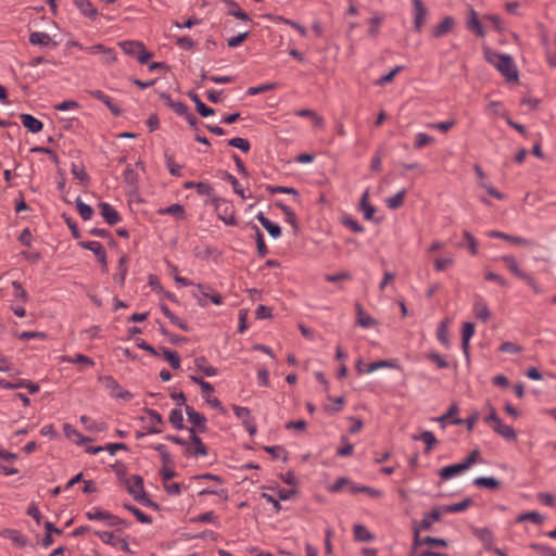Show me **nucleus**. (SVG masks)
Here are the masks:
<instances>
[{"label":"nucleus","mask_w":556,"mask_h":556,"mask_svg":"<svg viewBox=\"0 0 556 556\" xmlns=\"http://www.w3.org/2000/svg\"><path fill=\"white\" fill-rule=\"evenodd\" d=\"M191 443L194 445L192 446L190 443L187 445V453L194 457L200 456H206L208 454L207 447L204 445L200 437H194L193 441Z\"/></svg>","instance_id":"4be33fe9"},{"label":"nucleus","mask_w":556,"mask_h":556,"mask_svg":"<svg viewBox=\"0 0 556 556\" xmlns=\"http://www.w3.org/2000/svg\"><path fill=\"white\" fill-rule=\"evenodd\" d=\"M224 2L229 7V14L241 20V21H250V16L243 10L240 9L239 4L235 0H224Z\"/></svg>","instance_id":"79ce46f5"},{"label":"nucleus","mask_w":556,"mask_h":556,"mask_svg":"<svg viewBox=\"0 0 556 556\" xmlns=\"http://www.w3.org/2000/svg\"><path fill=\"white\" fill-rule=\"evenodd\" d=\"M21 122L28 131L37 134L41 131L43 124L41 121L30 114H21Z\"/></svg>","instance_id":"aec40b11"},{"label":"nucleus","mask_w":556,"mask_h":556,"mask_svg":"<svg viewBox=\"0 0 556 556\" xmlns=\"http://www.w3.org/2000/svg\"><path fill=\"white\" fill-rule=\"evenodd\" d=\"M124 181L130 186L131 188L136 189L138 186V174L135 172L134 168L130 166H127L124 172Z\"/></svg>","instance_id":"13d9d810"},{"label":"nucleus","mask_w":556,"mask_h":556,"mask_svg":"<svg viewBox=\"0 0 556 556\" xmlns=\"http://www.w3.org/2000/svg\"><path fill=\"white\" fill-rule=\"evenodd\" d=\"M354 539L358 542H371L375 536L370 531L363 525H355L353 528Z\"/></svg>","instance_id":"7c9ffc66"},{"label":"nucleus","mask_w":556,"mask_h":556,"mask_svg":"<svg viewBox=\"0 0 556 556\" xmlns=\"http://www.w3.org/2000/svg\"><path fill=\"white\" fill-rule=\"evenodd\" d=\"M99 381L110 390L111 396L124 401L132 399V394L128 390L123 389L112 376H101L99 377Z\"/></svg>","instance_id":"7ed1b4c3"},{"label":"nucleus","mask_w":556,"mask_h":556,"mask_svg":"<svg viewBox=\"0 0 556 556\" xmlns=\"http://www.w3.org/2000/svg\"><path fill=\"white\" fill-rule=\"evenodd\" d=\"M197 287L200 295L195 293L193 295L198 299V304L200 306H205L206 300H210L215 305H220L223 303V296L218 292H216L212 287L201 283H199Z\"/></svg>","instance_id":"39448f33"},{"label":"nucleus","mask_w":556,"mask_h":556,"mask_svg":"<svg viewBox=\"0 0 556 556\" xmlns=\"http://www.w3.org/2000/svg\"><path fill=\"white\" fill-rule=\"evenodd\" d=\"M473 485L478 488H486L490 490L498 489L501 481L493 477H478L472 481Z\"/></svg>","instance_id":"f704fd0d"},{"label":"nucleus","mask_w":556,"mask_h":556,"mask_svg":"<svg viewBox=\"0 0 556 556\" xmlns=\"http://www.w3.org/2000/svg\"><path fill=\"white\" fill-rule=\"evenodd\" d=\"M235 415L242 420L243 426L250 435H254L256 433V425L251 417V412L248 407L233 405L232 406Z\"/></svg>","instance_id":"0eeeda50"},{"label":"nucleus","mask_w":556,"mask_h":556,"mask_svg":"<svg viewBox=\"0 0 556 556\" xmlns=\"http://www.w3.org/2000/svg\"><path fill=\"white\" fill-rule=\"evenodd\" d=\"M472 311H473L475 316L483 323L488 321L491 316V313H490V309H489V306H488L485 300L480 295L475 296Z\"/></svg>","instance_id":"f8f14e48"},{"label":"nucleus","mask_w":556,"mask_h":556,"mask_svg":"<svg viewBox=\"0 0 556 556\" xmlns=\"http://www.w3.org/2000/svg\"><path fill=\"white\" fill-rule=\"evenodd\" d=\"M162 214L176 216L178 219L185 218V207L181 204H172L161 211Z\"/></svg>","instance_id":"680f3d73"},{"label":"nucleus","mask_w":556,"mask_h":556,"mask_svg":"<svg viewBox=\"0 0 556 556\" xmlns=\"http://www.w3.org/2000/svg\"><path fill=\"white\" fill-rule=\"evenodd\" d=\"M197 192L200 195L212 197L211 204L214 205L216 210H219V202L222 200L219 198H217V197H213L214 189H213V187L208 182L199 181L197 184Z\"/></svg>","instance_id":"393cba45"},{"label":"nucleus","mask_w":556,"mask_h":556,"mask_svg":"<svg viewBox=\"0 0 556 556\" xmlns=\"http://www.w3.org/2000/svg\"><path fill=\"white\" fill-rule=\"evenodd\" d=\"M401 71H403V66L399 65V66H395L393 70H391L387 75L384 76H381L379 79H377L375 81V85L376 86H384L387 84H390L393 81L394 79V76L400 73Z\"/></svg>","instance_id":"bf43d9fd"},{"label":"nucleus","mask_w":556,"mask_h":556,"mask_svg":"<svg viewBox=\"0 0 556 556\" xmlns=\"http://www.w3.org/2000/svg\"><path fill=\"white\" fill-rule=\"evenodd\" d=\"M422 545L426 544L422 542V539L420 538L419 529L417 527H414V539L408 556H416V554L420 553L422 551L420 549Z\"/></svg>","instance_id":"5fc2aeb1"},{"label":"nucleus","mask_w":556,"mask_h":556,"mask_svg":"<svg viewBox=\"0 0 556 556\" xmlns=\"http://www.w3.org/2000/svg\"><path fill=\"white\" fill-rule=\"evenodd\" d=\"M162 353L173 369H178L180 367V357L176 351L162 348Z\"/></svg>","instance_id":"c03bdc74"},{"label":"nucleus","mask_w":556,"mask_h":556,"mask_svg":"<svg viewBox=\"0 0 556 556\" xmlns=\"http://www.w3.org/2000/svg\"><path fill=\"white\" fill-rule=\"evenodd\" d=\"M75 202L80 217L84 220L91 219V217L93 216V208L90 205L84 203L80 198H77Z\"/></svg>","instance_id":"a18cd8bd"},{"label":"nucleus","mask_w":556,"mask_h":556,"mask_svg":"<svg viewBox=\"0 0 556 556\" xmlns=\"http://www.w3.org/2000/svg\"><path fill=\"white\" fill-rule=\"evenodd\" d=\"M127 257L124 255L118 261V274L115 276V280L123 286L127 275Z\"/></svg>","instance_id":"0e129e2a"},{"label":"nucleus","mask_w":556,"mask_h":556,"mask_svg":"<svg viewBox=\"0 0 556 556\" xmlns=\"http://www.w3.org/2000/svg\"><path fill=\"white\" fill-rule=\"evenodd\" d=\"M194 364L197 369L201 370L207 377H213L218 374L217 368H215L212 365H208L204 356L197 357L194 359Z\"/></svg>","instance_id":"72a5a7b5"},{"label":"nucleus","mask_w":556,"mask_h":556,"mask_svg":"<svg viewBox=\"0 0 556 556\" xmlns=\"http://www.w3.org/2000/svg\"><path fill=\"white\" fill-rule=\"evenodd\" d=\"M477 538L481 540L484 545V548L488 551H493V533L489 528H482L475 531Z\"/></svg>","instance_id":"473e14b6"},{"label":"nucleus","mask_w":556,"mask_h":556,"mask_svg":"<svg viewBox=\"0 0 556 556\" xmlns=\"http://www.w3.org/2000/svg\"><path fill=\"white\" fill-rule=\"evenodd\" d=\"M467 25H468V28L470 30H472L477 36H479V37L484 36L483 27L478 18L477 13L473 10H471V12H470V18L468 20Z\"/></svg>","instance_id":"37998d69"},{"label":"nucleus","mask_w":556,"mask_h":556,"mask_svg":"<svg viewBox=\"0 0 556 556\" xmlns=\"http://www.w3.org/2000/svg\"><path fill=\"white\" fill-rule=\"evenodd\" d=\"M455 18L452 16H445L439 24L431 28V36L434 38H441L446 34L451 33L455 27Z\"/></svg>","instance_id":"9b49d317"},{"label":"nucleus","mask_w":556,"mask_h":556,"mask_svg":"<svg viewBox=\"0 0 556 556\" xmlns=\"http://www.w3.org/2000/svg\"><path fill=\"white\" fill-rule=\"evenodd\" d=\"M465 469L463 468L462 464H454L450 466H445L440 469L439 476L442 480H450L451 478L455 477L458 473L464 472Z\"/></svg>","instance_id":"2f4dec72"},{"label":"nucleus","mask_w":556,"mask_h":556,"mask_svg":"<svg viewBox=\"0 0 556 556\" xmlns=\"http://www.w3.org/2000/svg\"><path fill=\"white\" fill-rule=\"evenodd\" d=\"M381 368H399V365L396 361H390V359H381L374 363H370L366 366V374H370L375 370L381 369Z\"/></svg>","instance_id":"58836bf2"},{"label":"nucleus","mask_w":556,"mask_h":556,"mask_svg":"<svg viewBox=\"0 0 556 556\" xmlns=\"http://www.w3.org/2000/svg\"><path fill=\"white\" fill-rule=\"evenodd\" d=\"M342 224L350 228L352 231L361 233L364 232V227L357 223L352 216H344L342 218Z\"/></svg>","instance_id":"69168bd1"},{"label":"nucleus","mask_w":556,"mask_h":556,"mask_svg":"<svg viewBox=\"0 0 556 556\" xmlns=\"http://www.w3.org/2000/svg\"><path fill=\"white\" fill-rule=\"evenodd\" d=\"M475 334V324L465 323L462 329V350L467 358H469V342Z\"/></svg>","instance_id":"f3484780"},{"label":"nucleus","mask_w":556,"mask_h":556,"mask_svg":"<svg viewBox=\"0 0 556 556\" xmlns=\"http://www.w3.org/2000/svg\"><path fill=\"white\" fill-rule=\"evenodd\" d=\"M496 70L508 80L515 81L518 79V71L514 64V60L510 55L506 54L498 65Z\"/></svg>","instance_id":"423d86ee"},{"label":"nucleus","mask_w":556,"mask_h":556,"mask_svg":"<svg viewBox=\"0 0 556 556\" xmlns=\"http://www.w3.org/2000/svg\"><path fill=\"white\" fill-rule=\"evenodd\" d=\"M228 146L240 149L244 153L249 152L251 149L250 141L241 137H235L228 140Z\"/></svg>","instance_id":"864d4df0"},{"label":"nucleus","mask_w":556,"mask_h":556,"mask_svg":"<svg viewBox=\"0 0 556 556\" xmlns=\"http://www.w3.org/2000/svg\"><path fill=\"white\" fill-rule=\"evenodd\" d=\"M479 418L478 413L472 414L470 417L463 419L459 417L453 418L450 422L452 425H463L465 424L468 430H472L477 420Z\"/></svg>","instance_id":"052dcab7"},{"label":"nucleus","mask_w":556,"mask_h":556,"mask_svg":"<svg viewBox=\"0 0 556 556\" xmlns=\"http://www.w3.org/2000/svg\"><path fill=\"white\" fill-rule=\"evenodd\" d=\"M502 261L505 263V265L507 266V268L518 278H522L525 277V275L527 273L522 271L519 266H518V263L515 258V256L513 255H503L502 256Z\"/></svg>","instance_id":"ea45409f"},{"label":"nucleus","mask_w":556,"mask_h":556,"mask_svg":"<svg viewBox=\"0 0 556 556\" xmlns=\"http://www.w3.org/2000/svg\"><path fill=\"white\" fill-rule=\"evenodd\" d=\"M124 507L130 511L141 523L150 525L152 523V518L141 511L139 508L131 504H124Z\"/></svg>","instance_id":"49530a36"},{"label":"nucleus","mask_w":556,"mask_h":556,"mask_svg":"<svg viewBox=\"0 0 556 556\" xmlns=\"http://www.w3.org/2000/svg\"><path fill=\"white\" fill-rule=\"evenodd\" d=\"M369 192L366 190L361 198V210L364 214V218L367 220L372 219L376 208L368 202Z\"/></svg>","instance_id":"c9c22d12"},{"label":"nucleus","mask_w":556,"mask_h":556,"mask_svg":"<svg viewBox=\"0 0 556 556\" xmlns=\"http://www.w3.org/2000/svg\"><path fill=\"white\" fill-rule=\"evenodd\" d=\"M29 42L34 46L40 47H58V42L54 41L49 34L43 31H34L29 35Z\"/></svg>","instance_id":"2eb2a0df"},{"label":"nucleus","mask_w":556,"mask_h":556,"mask_svg":"<svg viewBox=\"0 0 556 556\" xmlns=\"http://www.w3.org/2000/svg\"><path fill=\"white\" fill-rule=\"evenodd\" d=\"M79 245L83 249L91 251L101 263L102 267L104 269L106 268V252L99 241H83L79 242Z\"/></svg>","instance_id":"1a4fd4ad"},{"label":"nucleus","mask_w":556,"mask_h":556,"mask_svg":"<svg viewBox=\"0 0 556 556\" xmlns=\"http://www.w3.org/2000/svg\"><path fill=\"white\" fill-rule=\"evenodd\" d=\"M488 237L490 238H496V239H502V240H505V241H508V242H511L514 244H518V245H526V247H529L532 244V241L529 240V239H526V238H522V237H518V236H511V235H508V233H505V232H502V231H498V230H491L488 232Z\"/></svg>","instance_id":"4468645a"},{"label":"nucleus","mask_w":556,"mask_h":556,"mask_svg":"<svg viewBox=\"0 0 556 556\" xmlns=\"http://www.w3.org/2000/svg\"><path fill=\"white\" fill-rule=\"evenodd\" d=\"M131 481L127 482V491L137 501L141 494H144L143 479L142 477L135 475L131 477Z\"/></svg>","instance_id":"a211bd4d"},{"label":"nucleus","mask_w":556,"mask_h":556,"mask_svg":"<svg viewBox=\"0 0 556 556\" xmlns=\"http://www.w3.org/2000/svg\"><path fill=\"white\" fill-rule=\"evenodd\" d=\"M186 414L188 417V420L195 427L199 428V431L205 432L206 431V418L204 415L195 412L193 407L186 405Z\"/></svg>","instance_id":"dca6fc26"},{"label":"nucleus","mask_w":556,"mask_h":556,"mask_svg":"<svg viewBox=\"0 0 556 556\" xmlns=\"http://www.w3.org/2000/svg\"><path fill=\"white\" fill-rule=\"evenodd\" d=\"M73 2L86 17L94 20L98 16V10L93 7L90 0H73Z\"/></svg>","instance_id":"6ab92c4d"},{"label":"nucleus","mask_w":556,"mask_h":556,"mask_svg":"<svg viewBox=\"0 0 556 556\" xmlns=\"http://www.w3.org/2000/svg\"><path fill=\"white\" fill-rule=\"evenodd\" d=\"M414 7V27L416 31H421L426 18L428 16V10L421 0H412Z\"/></svg>","instance_id":"6e6552de"},{"label":"nucleus","mask_w":556,"mask_h":556,"mask_svg":"<svg viewBox=\"0 0 556 556\" xmlns=\"http://www.w3.org/2000/svg\"><path fill=\"white\" fill-rule=\"evenodd\" d=\"M71 172H72L74 178H76L85 184L89 182V175L86 173L83 165L73 163L71 166Z\"/></svg>","instance_id":"3c124183"},{"label":"nucleus","mask_w":556,"mask_h":556,"mask_svg":"<svg viewBox=\"0 0 556 556\" xmlns=\"http://www.w3.org/2000/svg\"><path fill=\"white\" fill-rule=\"evenodd\" d=\"M188 96L191 99V101L195 104L197 112L201 116L207 117V116H211V115H213L215 113V111L212 108L206 106L201 101V99L199 98V96L195 92L189 91Z\"/></svg>","instance_id":"cd10ccee"},{"label":"nucleus","mask_w":556,"mask_h":556,"mask_svg":"<svg viewBox=\"0 0 556 556\" xmlns=\"http://www.w3.org/2000/svg\"><path fill=\"white\" fill-rule=\"evenodd\" d=\"M437 338L445 348H450V334L446 321L440 323L437 329Z\"/></svg>","instance_id":"de8ad7c7"},{"label":"nucleus","mask_w":556,"mask_h":556,"mask_svg":"<svg viewBox=\"0 0 556 556\" xmlns=\"http://www.w3.org/2000/svg\"><path fill=\"white\" fill-rule=\"evenodd\" d=\"M531 521L535 525H542L545 521V517L538 511H527L520 514L516 518V522Z\"/></svg>","instance_id":"4c0bfd02"},{"label":"nucleus","mask_w":556,"mask_h":556,"mask_svg":"<svg viewBox=\"0 0 556 556\" xmlns=\"http://www.w3.org/2000/svg\"><path fill=\"white\" fill-rule=\"evenodd\" d=\"M89 94L99 101H101L105 106L111 111V113L115 116H119L122 114L121 108L104 92L101 90H91Z\"/></svg>","instance_id":"ddd939ff"},{"label":"nucleus","mask_w":556,"mask_h":556,"mask_svg":"<svg viewBox=\"0 0 556 556\" xmlns=\"http://www.w3.org/2000/svg\"><path fill=\"white\" fill-rule=\"evenodd\" d=\"M493 430L507 441H516L517 434L511 426L505 425L502 420L497 425H493Z\"/></svg>","instance_id":"a878e982"},{"label":"nucleus","mask_w":556,"mask_h":556,"mask_svg":"<svg viewBox=\"0 0 556 556\" xmlns=\"http://www.w3.org/2000/svg\"><path fill=\"white\" fill-rule=\"evenodd\" d=\"M426 357L430 362L434 363L438 368L443 369L448 367V363L444 359L442 355H440L437 352H430L426 355Z\"/></svg>","instance_id":"338daca9"},{"label":"nucleus","mask_w":556,"mask_h":556,"mask_svg":"<svg viewBox=\"0 0 556 556\" xmlns=\"http://www.w3.org/2000/svg\"><path fill=\"white\" fill-rule=\"evenodd\" d=\"M529 547L541 556H556V549L545 544L531 543Z\"/></svg>","instance_id":"603ef678"},{"label":"nucleus","mask_w":556,"mask_h":556,"mask_svg":"<svg viewBox=\"0 0 556 556\" xmlns=\"http://www.w3.org/2000/svg\"><path fill=\"white\" fill-rule=\"evenodd\" d=\"M218 174L223 180H226L230 184V187H232L235 193L240 195L242 199H245L244 190L233 175L229 174L226 170H219Z\"/></svg>","instance_id":"c85d7f7f"},{"label":"nucleus","mask_w":556,"mask_h":556,"mask_svg":"<svg viewBox=\"0 0 556 556\" xmlns=\"http://www.w3.org/2000/svg\"><path fill=\"white\" fill-rule=\"evenodd\" d=\"M256 218L274 239L280 237L281 228L279 225L270 222L262 212L256 215Z\"/></svg>","instance_id":"5701e85b"},{"label":"nucleus","mask_w":556,"mask_h":556,"mask_svg":"<svg viewBox=\"0 0 556 556\" xmlns=\"http://www.w3.org/2000/svg\"><path fill=\"white\" fill-rule=\"evenodd\" d=\"M253 229L255 230V240H256V245H257V252L262 257H264L268 253V249L264 241V236L256 225L253 226Z\"/></svg>","instance_id":"8fccbe9b"},{"label":"nucleus","mask_w":556,"mask_h":556,"mask_svg":"<svg viewBox=\"0 0 556 556\" xmlns=\"http://www.w3.org/2000/svg\"><path fill=\"white\" fill-rule=\"evenodd\" d=\"M472 505V500L467 497L459 503L441 506L443 513H460Z\"/></svg>","instance_id":"e433bc0d"},{"label":"nucleus","mask_w":556,"mask_h":556,"mask_svg":"<svg viewBox=\"0 0 556 556\" xmlns=\"http://www.w3.org/2000/svg\"><path fill=\"white\" fill-rule=\"evenodd\" d=\"M164 157H165V163H166V166L170 173V175L173 176H180L181 173V166L177 163L174 162V157L173 155H170L167 151L164 153Z\"/></svg>","instance_id":"4d7b16f0"},{"label":"nucleus","mask_w":556,"mask_h":556,"mask_svg":"<svg viewBox=\"0 0 556 556\" xmlns=\"http://www.w3.org/2000/svg\"><path fill=\"white\" fill-rule=\"evenodd\" d=\"M169 422L178 430L185 428L182 412L178 408L172 409L169 414Z\"/></svg>","instance_id":"6e6d98bb"},{"label":"nucleus","mask_w":556,"mask_h":556,"mask_svg":"<svg viewBox=\"0 0 556 556\" xmlns=\"http://www.w3.org/2000/svg\"><path fill=\"white\" fill-rule=\"evenodd\" d=\"M404 198H405V190H400L397 191L394 195L390 197L389 199H387V205L389 208L391 210H396L399 207H401L404 203Z\"/></svg>","instance_id":"09e8293b"},{"label":"nucleus","mask_w":556,"mask_h":556,"mask_svg":"<svg viewBox=\"0 0 556 556\" xmlns=\"http://www.w3.org/2000/svg\"><path fill=\"white\" fill-rule=\"evenodd\" d=\"M413 439L416 441H422L427 446V453H429L438 442L434 434L428 430L421 432L419 435H414Z\"/></svg>","instance_id":"a19ab883"},{"label":"nucleus","mask_w":556,"mask_h":556,"mask_svg":"<svg viewBox=\"0 0 556 556\" xmlns=\"http://www.w3.org/2000/svg\"><path fill=\"white\" fill-rule=\"evenodd\" d=\"M63 431H64V434L66 435V438H68L70 440H72L74 443H76L78 445H83L85 442L91 441L90 438L84 437L77 429H75L70 424L63 425Z\"/></svg>","instance_id":"b1692460"},{"label":"nucleus","mask_w":556,"mask_h":556,"mask_svg":"<svg viewBox=\"0 0 556 556\" xmlns=\"http://www.w3.org/2000/svg\"><path fill=\"white\" fill-rule=\"evenodd\" d=\"M85 516L87 517L88 520L103 521L109 527H129V522L100 507L91 508L90 510L85 513Z\"/></svg>","instance_id":"f257e3e1"},{"label":"nucleus","mask_w":556,"mask_h":556,"mask_svg":"<svg viewBox=\"0 0 556 556\" xmlns=\"http://www.w3.org/2000/svg\"><path fill=\"white\" fill-rule=\"evenodd\" d=\"M433 142V138L425 132H418L416 135V140H415V143H414V147L416 149H421L430 143Z\"/></svg>","instance_id":"774afa93"},{"label":"nucleus","mask_w":556,"mask_h":556,"mask_svg":"<svg viewBox=\"0 0 556 556\" xmlns=\"http://www.w3.org/2000/svg\"><path fill=\"white\" fill-rule=\"evenodd\" d=\"M442 513L443 511L440 506L433 508L430 513L425 514L420 521V528L424 530H429L432 523L441 520Z\"/></svg>","instance_id":"412c9836"},{"label":"nucleus","mask_w":556,"mask_h":556,"mask_svg":"<svg viewBox=\"0 0 556 556\" xmlns=\"http://www.w3.org/2000/svg\"><path fill=\"white\" fill-rule=\"evenodd\" d=\"M98 207L101 216L110 226L116 225L121 222L119 213L111 204L106 202H100Z\"/></svg>","instance_id":"9d476101"},{"label":"nucleus","mask_w":556,"mask_h":556,"mask_svg":"<svg viewBox=\"0 0 556 556\" xmlns=\"http://www.w3.org/2000/svg\"><path fill=\"white\" fill-rule=\"evenodd\" d=\"M125 54L137 58L140 64H146L152 58L144 45L137 40H126L118 43Z\"/></svg>","instance_id":"f03ea898"},{"label":"nucleus","mask_w":556,"mask_h":556,"mask_svg":"<svg viewBox=\"0 0 556 556\" xmlns=\"http://www.w3.org/2000/svg\"><path fill=\"white\" fill-rule=\"evenodd\" d=\"M103 543L112 545L114 547H118L122 551L134 554V551L130 549L128 542L125 538L116 536L114 532L110 531H92Z\"/></svg>","instance_id":"20e7f679"},{"label":"nucleus","mask_w":556,"mask_h":556,"mask_svg":"<svg viewBox=\"0 0 556 556\" xmlns=\"http://www.w3.org/2000/svg\"><path fill=\"white\" fill-rule=\"evenodd\" d=\"M505 55L506 54H502L500 52L493 51L490 48L484 49V58H485L486 62H489L490 64H492L495 67L498 65V63Z\"/></svg>","instance_id":"e2e57ef3"},{"label":"nucleus","mask_w":556,"mask_h":556,"mask_svg":"<svg viewBox=\"0 0 556 556\" xmlns=\"http://www.w3.org/2000/svg\"><path fill=\"white\" fill-rule=\"evenodd\" d=\"M356 313H357V324L363 328H370L376 326L378 323L369 316L362 307L359 303L355 304Z\"/></svg>","instance_id":"bb28decb"},{"label":"nucleus","mask_w":556,"mask_h":556,"mask_svg":"<svg viewBox=\"0 0 556 556\" xmlns=\"http://www.w3.org/2000/svg\"><path fill=\"white\" fill-rule=\"evenodd\" d=\"M160 308L161 311L163 312V314L170 320V323L175 326H177L178 328H180L181 330L184 331H189V327L187 325L186 321H184L181 318H179L178 316H176L169 308L166 304H161L160 305Z\"/></svg>","instance_id":"c756f323"}]
</instances>
